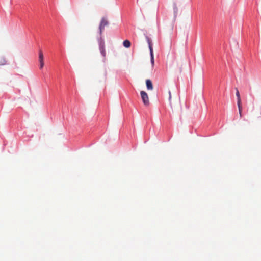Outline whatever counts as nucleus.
<instances>
[{
    "mask_svg": "<svg viewBox=\"0 0 261 261\" xmlns=\"http://www.w3.org/2000/svg\"><path fill=\"white\" fill-rule=\"evenodd\" d=\"M146 87L148 90H152L153 89V86L151 81L150 79L146 80Z\"/></svg>",
    "mask_w": 261,
    "mask_h": 261,
    "instance_id": "nucleus-4",
    "label": "nucleus"
},
{
    "mask_svg": "<svg viewBox=\"0 0 261 261\" xmlns=\"http://www.w3.org/2000/svg\"><path fill=\"white\" fill-rule=\"evenodd\" d=\"M39 63L44 62V56L41 50L39 51Z\"/></svg>",
    "mask_w": 261,
    "mask_h": 261,
    "instance_id": "nucleus-5",
    "label": "nucleus"
},
{
    "mask_svg": "<svg viewBox=\"0 0 261 261\" xmlns=\"http://www.w3.org/2000/svg\"><path fill=\"white\" fill-rule=\"evenodd\" d=\"M140 95L144 105L146 106L149 105V97L147 93L144 91L140 92Z\"/></svg>",
    "mask_w": 261,
    "mask_h": 261,
    "instance_id": "nucleus-2",
    "label": "nucleus"
},
{
    "mask_svg": "<svg viewBox=\"0 0 261 261\" xmlns=\"http://www.w3.org/2000/svg\"><path fill=\"white\" fill-rule=\"evenodd\" d=\"M146 38L147 41L148 43L150 51H151V50H153V48L152 47V44H151V40L148 36H146Z\"/></svg>",
    "mask_w": 261,
    "mask_h": 261,
    "instance_id": "nucleus-7",
    "label": "nucleus"
},
{
    "mask_svg": "<svg viewBox=\"0 0 261 261\" xmlns=\"http://www.w3.org/2000/svg\"><path fill=\"white\" fill-rule=\"evenodd\" d=\"M109 24V21L107 20V18L105 17H102L101 19L99 26V34L100 35H101L103 30L105 29V27L106 26H107Z\"/></svg>",
    "mask_w": 261,
    "mask_h": 261,
    "instance_id": "nucleus-1",
    "label": "nucleus"
},
{
    "mask_svg": "<svg viewBox=\"0 0 261 261\" xmlns=\"http://www.w3.org/2000/svg\"><path fill=\"white\" fill-rule=\"evenodd\" d=\"M150 58H151V65L153 67L154 64V56H153V50H151V51H150Z\"/></svg>",
    "mask_w": 261,
    "mask_h": 261,
    "instance_id": "nucleus-8",
    "label": "nucleus"
},
{
    "mask_svg": "<svg viewBox=\"0 0 261 261\" xmlns=\"http://www.w3.org/2000/svg\"><path fill=\"white\" fill-rule=\"evenodd\" d=\"M99 50L100 51L102 55V56L105 58L106 57V51H105V42L103 40H101L99 42Z\"/></svg>",
    "mask_w": 261,
    "mask_h": 261,
    "instance_id": "nucleus-3",
    "label": "nucleus"
},
{
    "mask_svg": "<svg viewBox=\"0 0 261 261\" xmlns=\"http://www.w3.org/2000/svg\"><path fill=\"white\" fill-rule=\"evenodd\" d=\"M237 105L239 109V113L242 112V108L241 106V102H237Z\"/></svg>",
    "mask_w": 261,
    "mask_h": 261,
    "instance_id": "nucleus-10",
    "label": "nucleus"
},
{
    "mask_svg": "<svg viewBox=\"0 0 261 261\" xmlns=\"http://www.w3.org/2000/svg\"><path fill=\"white\" fill-rule=\"evenodd\" d=\"M236 96L237 97V102H241L240 93L237 88H236Z\"/></svg>",
    "mask_w": 261,
    "mask_h": 261,
    "instance_id": "nucleus-9",
    "label": "nucleus"
},
{
    "mask_svg": "<svg viewBox=\"0 0 261 261\" xmlns=\"http://www.w3.org/2000/svg\"><path fill=\"white\" fill-rule=\"evenodd\" d=\"M239 116H240V118H241L242 117V112L239 113Z\"/></svg>",
    "mask_w": 261,
    "mask_h": 261,
    "instance_id": "nucleus-13",
    "label": "nucleus"
},
{
    "mask_svg": "<svg viewBox=\"0 0 261 261\" xmlns=\"http://www.w3.org/2000/svg\"><path fill=\"white\" fill-rule=\"evenodd\" d=\"M169 100H170L171 99V92L170 91L169 92Z\"/></svg>",
    "mask_w": 261,
    "mask_h": 261,
    "instance_id": "nucleus-12",
    "label": "nucleus"
},
{
    "mask_svg": "<svg viewBox=\"0 0 261 261\" xmlns=\"http://www.w3.org/2000/svg\"><path fill=\"white\" fill-rule=\"evenodd\" d=\"M44 62L40 63V68L42 69L44 66Z\"/></svg>",
    "mask_w": 261,
    "mask_h": 261,
    "instance_id": "nucleus-11",
    "label": "nucleus"
},
{
    "mask_svg": "<svg viewBox=\"0 0 261 261\" xmlns=\"http://www.w3.org/2000/svg\"><path fill=\"white\" fill-rule=\"evenodd\" d=\"M123 46L126 48L130 47L131 43L128 40H125L123 42Z\"/></svg>",
    "mask_w": 261,
    "mask_h": 261,
    "instance_id": "nucleus-6",
    "label": "nucleus"
}]
</instances>
